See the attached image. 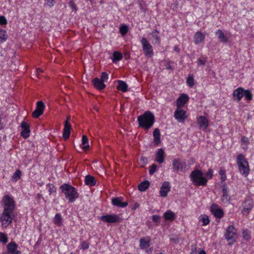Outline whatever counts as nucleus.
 <instances>
[{"label": "nucleus", "mask_w": 254, "mask_h": 254, "mask_svg": "<svg viewBox=\"0 0 254 254\" xmlns=\"http://www.w3.org/2000/svg\"><path fill=\"white\" fill-rule=\"evenodd\" d=\"M203 176V174L201 171L195 169L191 172L190 177L194 185L205 186L207 182V179Z\"/></svg>", "instance_id": "nucleus-3"}, {"label": "nucleus", "mask_w": 254, "mask_h": 254, "mask_svg": "<svg viewBox=\"0 0 254 254\" xmlns=\"http://www.w3.org/2000/svg\"><path fill=\"white\" fill-rule=\"evenodd\" d=\"M100 219L102 221L108 223L119 222L121 221L120 217L116 214L102 216Z\"/></svg>", "instance_id": "nucleus-13"}, {"label": "nucleus", "mask_w": 254, "mask_h": 254, "mask_svg": "<svg viewBox=\"0 0 254 254\" xmlns=\"http://www.w3.org/2000/svg\"><path fill=\"white\" fill-rule=\"evenodd\" d=\"M225 237L228 241H231L232 243L235 242L237 237L236 230L233 226H229L227 228Z\"/></svg>", "instance_id": "nucleus-8"}, {"label": "nucleus", "mask_w": 254, "mask_h": 254, "mask_svg": "<svg viewBox=\"0 0 254 254\" xmlns=\"http://www.w3.org/2000/svg\"><path fill=\"white\" fill-rule=\"evenodd\" d=\"M222 192V200L224 202H228L230 199V196L228 194V189L225 185L223 186Z\"/></svg>", "instance_id": "nucleus-28"}, {"label": "nucleus", "mask_w": 254, "mask_h": 254, "mask_svg": "<svg viewBox=\"0 0 254 254\" xmlns=\"http://www.w3.org/2000/svg\"><path fill=\"white\" fill-rule=\"evenodd\" d=\"M154 136V142L156 145L160 143V132L158 128H155L153 132Z\"/></svg>", "instance_id": "nucleus-32"}, {"label": "nucleus", "mask_w": 254, "mask_h": 254, "mask_svg": "<svg viewBox=\"0 0 254 254\" xmlns=\"http://www.w3.org/2000/svg\"><path fill=\"white\" fill-rule=\"evenodd\" d=\"M0 242L4 243H6L7 242V237L2 233H0Z\"/></svg>", "instance_id": "nucleus-48"}, {"label": "nucleus", "mask_w": 254, "mask_h": 254, "mask_svg": "<svg viewBox=\"0 0 254 254\" xmlns=\"http://www.w3.org/2000/svg\"><path fill=\"white\" fill-rule=\"evenodd\" d=\"M205 39V35L200 32H197L194 35V42L195 44L202 43Z\"/></svg>", "instance_id": "nucleus-26"}, {"label": "nucleus", "mask_w": 254, "mask_h": 254, "mask_svg": "<svg viewBox=\"0 0 254 254\" xmlns=\"http://www.w3.org/2000/svg\"><path fill=\"white\" fill-rule=\"evenodd\" d=\"M20 127L22 128V130L20 132L21 135L24 138L28 137L30 132L29 125L25 122H22Z\"/></svg>", "instance_id": "nucleus-16"}, {"label": "nucleus", "mask_w": 254, "mask_h": 254, "mask_svg": "<svg viewBox=\"0 0 254 254\" xmlns=\"http://www.w3.org/2000/svg\"><path fill=\"white\" fill-rule=\"evenodd\" d=\"M92 82L94 87L98 90H102L105 87V85L104 82L98 78H94Z\"/></svg>", "instance_id": "nucleus-25"}, {"label": "nucleus", "mask_w": 254, "mask_h": 254, "mask_svg": "<svg viewBox=\"0 0 254 254\" xmlns=\"http://www.w3.org/2000/svg\"><path fill=\"white\" fill-rule=\"evenodd\" d=\"M157 165L155 164H153L149 167V174L150 175H153L156 170Z\"/></svg>", "instance_id": "nucleus-47"}, {"label": "nucleus", "mask_w": 254, "mask_h": 254, "mask_svg": "<svg viewBox=\"0 0 254 254\" xmlns=\"http://www.w3.org/2000/svg\"><path fill=\"white\" fill-rule=\"evenodd\" d=\"M123 198L122 197L113 198L112 199V204L119 207L125 208L128 205V203L123 202Z\"/></svg>", "instance_id": "nucleus-18"}, {"label": "nucleus", "mask_w": 254, "mask_h": 254, "mask_svg": "<svg viewBox=\"0 0 254 254\" xmlns=\"http://www.w3.org/2000/svg\"><path fill=\"white\" fill-rule=\"evenodd\" d=\"M150 183L148 181L141 182L138 186V190L141 191H145L149 187Z\"/></svg>", "instance_id": "nucleus-34"}, {"label": "nucleus", "mask_w": 254, "mask_h": 254, "mask_svg": "<svg viewBox=\"0 0 254 254\" xmlns=\"http://www.w3.org/2000/svg\"><path fill=\"white\" fill-rule=\"evenodd\" d=\"M3 204V211L13 212L15 207V202L13 198L8 195H4L2 199Z\"/></svg>", "instance_id": "nucleus-5"}, {"label": "nucleus", "mask_w": 254, "mask_h": 254, "mask_svg": "<svg viewBox=\"0 0 254 254\" xmlns=\"http://www.w3.org/2000/svg\"><path fill=\"white\" fill-rule=\"evenodd\" d=\"M128 31V27L126 25H123L120 28V32L122 35H125Z\"/></svg>", "instance_id": "nucleus-44"}, {"label": "nucleus", "mask_w": 254, "mask_h": 254, "mask_svg": "<svg viewBox=\"0 0 254 254\" xmlns=\"http://www.w3.org/2000/svg\"><path fill=\"white\" fill-rule=\"evenodd\" d=\"M150 35L152 37V43L154 44H160V38L159 36V32L156 30H153Z\"/></svg>", "instance_id": "nucleus-27"}, {"label": "nucleus", "mask_w": 254, "mask_h": 254, "mask_svg": "<svg viewBox=\"0 0 254 254\" xmlns=\"http://www.w3.org/2000/svg\"><path fill=\"white\" fill-rule=\"evenodd\" d=\"M171 187L169 182H164L160 188V194L162 197H166L167 196L168 193L170 191Z\"/></svg>", "instance_id": "nucleus-17"}, {"label": "nucleus", "mask_w": 254, "mask_h": 254, "mask_svg": "<svg viewBox=\"0 0 254 254\" xmlns=\"http://www.w3.org/2000/svg\"><path fill=\"white\" fill-rule=\"evenodd\" d=\"M243 96H244L246 100L250 101L252 100L253 94L249 90H244L243 91Z\"/></svg>", "instance_id": "nucleus-39"}, {"label": "nucleus", "mask_w": 254, "mask_h": 254, "mask_svg": "<svg viewBox=\"0 0 254 254\" xmlns=\"http://www.w3.org/2000/svg\"><path fill=\"white\" fill-rule=\"evenodd\" d=\"M82 144L83 145L82 149L84 150H87L89 149V146L88 145V139L87 136L85 135L82 136Z\"/></svg>", "instance_id": "nucleus-35"}, {"label": "nucleus", "mask_w": 254, "mask_h": 254, "mask_svg": "<svg viewBox=\"0 0 254 254\" xmlns=\"http://www.w3.org/2000/svg\"><path fill=\"white\" fill-rule=\"evenodd\" d=\"M174 116L179 123H184L188 117L186 112L179 107L175 110Z\"/></svg>", "instance_id": "nucleus-11"}, {"label": "nucleus", "mask_w": 254, "mask_h": 254, "mask_svg": "<svg viewBox=\"0 0 254 254\" xmlns=\"http://www.w3.org/2000/svg\"><path fill=\"white\" fill-rule=\"evenodd\" d=\"M13 213L8 211H3L1 214L0 220L1 222V226L3 228H6L9 225L13 220Z\"/></svg>", "instance_id": "nucleus-6"}, {"label": "nucleus", "mask_w": 254, "mask_h": 254, "mask_svg": "<svg viewBox=\"0 0 254 254\" xmlns=\"http://www.w3.org/2000/svg\"><path fill=\"white\" fill-rule=\"evenodd\" d=\"M150 238L149 237H143L140 239L139 245L141 249H145L150 247Z\"/></svg>", "instance_id": "nucleus-23"}, {"label": "nucleus", "mask_w": 254, "mask_h": 254, "mask_svg": "<svg viewBox=\"0 0 254 254\" xmlns=\"http://www.w3.org/2000/svg\"><path fill=\"white\" fill-rule=\"evenodd\" d=\"M45 108V105L42 101H39L37 102L36 104V108L32 113V116L34 118L36 119L39 118L43 114Z\"/></svg>", "instance_id": "nucleus-12"}, {"label": "nucleus", "mask_w": 254, "mask_h": 254, "mask_svg": "<svg viewBox=\"0 0 254 254\" xmlns=\"http://www.w3.org/2000/svg\"><path fill=\"white\" fill-rule=\"evenodd\" d=\"M200 218V220L202 222L203 226L207 225V224H208L209 223L210 221H209V217L208 216H207L206 215H201Z\"/></svg>", "instance_id": "nucleus-40"}, {"label": "nucleus", "mask_w": 254, "mask_h": 254, "mask_svg": "<svg viewBox=\"0 0 254 254\" xmlns=\"http://www.w3.org/2000/svg\"><path fill=\"white\" fill-rule=\"evenodd\" d=\"M197 123L199 125L200 128L206 129L208 127V121L207 119L203 116L199 117L197 119Z\"/></svg>", "instance_id": "nucleus-22"}, {"label": "nucleus", "mask_w": 254, "mask_h": 254, "mask_svg": "<svg viewBox=\"0 0 254 254\" xmlns=\"http://www.w3.org/2000/svg\"><path fill=\"white\" fill-rule=\"evenodd\" d=\"M36 71V74H37L38 76H39V75L40 73H43V70L42 69H40V68L37 69Z\"/></svg>", "instance_id": "nucleus-57"}, {"label": "nucleus", "mask_w": 254, "mask_h": 254, "mask_svg": "<svg viewBox=\"0 0 254 254\" xmlns=\"http://www.w3.org/2000/svg\"><path fill=\"white\" fill-rule=\"evenodd\" d=\"M174 50H175V51H177V52H178L179 51V48H178V47H177V46H175V47H174Z\"/></svg>", "instance_id": "nucleus-61"}, {"label": "nucleus", "mask_w": 254, "mask_h": 254, "mask_svg": "<svg viewBox=\"0 0 254 254\" xmlns=\"http://www.w3.org/2000/svg\"><path fill=\"white\" fill-rule=\"evenodd\" d=\"M243 237L245 240L249 241L251 238L250 231L248 230H244L243 232Z\"/></svg>", "instance_id": "nucleus-41"}, {"label": "nucleus", "mask_w": 254, "mask_h": 254, "mask_svg": "<svg viewBox=\"0 0 254 254\" xmlns=\"http://www.w3.org/2000/svg\"><path fill=\"white\" fill-rule=\"evenodd\" d=\"M137 206H138V204H136V206H135V207H134V209H135L136 207H137Z\"/></svg>", "instance_id": "nucleus-62"}, {"label": "nucleus", "mask_w": 254, "mask_h": 254, "mask_svg": "<svg viewBox=\"0 0 254 254\" xmlns=\"http://www.w3.org/2000/svg\"><path fill=\"white\" fill-rule=\"evenodd\" d=\"M187 83L190 87H192L194 85V79L192 75H190L188 76L187 79Z\"/></svg>", "instance_id": "nucleus-43"}, {"label": "nucleus", "mask_w": 254, "mask_h": 254, "mask_svg": "<svg viewBox=\"0 0 254 254\" xmlns=\"http://www.w3.org/2000/svg\"><path fill=\"white\" fill-rule=\"evenodd\" d=\"M54 222L58 226H61L62 225V217L60 214H56L54 219Z\"/></svg>", "instance_id": "nucleus-37"}, {"label": "nucleus", "mask_w": 254, "mask_h": 254, "mask_svg": "<svg viewBox=\"0 0 254 254\" xmlns=\"http://www.w3.org/2000/svg\"><path fill=\"white\" fill-rule=\"evenodd\" d=\"M216 35L217 36L219 40V41L220 42L222 43H227L228 42V39L225 36V35L224 34L222 31L220 29H218L216 32Z\"/></svg>", "instance_id": "nucleus-31"}, {"label": "nucleus", "mask_w": 254, "mask_h": 254, "mask_svg": "<svg viewBox=\"0 0 254 254\" xmlns=\"http://www.w3.org/2000/svg\"><path fill=\"white\" fill-rule=\"evenodd\" d=\"M141 160H142L143 162H146L147 161V158L145 157H142L141 158Z\"/></svg>", "instance_id": "nucleus-59"}, {"label": "nucleus", "mask_w": 254, "mask_h": 254, "mask_svg": "<svg viewBox=\"0 0 254 254\" xmlns=\"http://www.w3.org/2000/svg\"><path fill=\"white\" fill-rule=\"evenodd\" d=\"M189 96L186 94H182L177 100V107L181 108L188 102Z\"/></svg>", "instance_id": "nucleus-21"}, {"label": "nucleus", "mask_w": 254, "mask_h": 254, "mask_svg": "<svg viewBox=\"0 0 254 254\" xmlns=\"http://www.w3.org/2000/svg\"><path fill=\"white\" fill-rule=\"evenodd\" d=\"M21 172L19 170H17L13 174L12 179L15 181H17L20 178Z\"/></svg>", "instance_id": "nucleus-42"}, {"label": "nucleus", "mask_w": 254, "mask_h": 254, "mask_svg": "<svg viewBox=\"0 0 254 254\" xmlns=\"http://www.w3.org/2000/svg\"><path fill=\"white\" fill-rule=\"evenodd\" d=\"M213 170L211 169H209L208 172L206 174V176L209 179H211L212 177Z\"/></svg>", "instance_id": "nucleus-54"}, {"label": "nucleus", "mask_w": 254, "mask_h": 254, "mask_svg": "<svg viewBox=\"0 0 254 254\" xmlns=\"http://www.w3.org/2000/svg\"><path fill=\"white\" fill-rule=\"evenodd\" d=\"M172 166L174 171L183 172L187 167V164L185 162L182 161L180 158H175L172 161Z\"/></svg>", "instance_id": "nucleus-9"}, {"label": "nucleus", "mask_w": 254, "mask_h": 254, "mask_svg": "<svg viewBox=\"0 0 254 254\" xmlns=\"http://www.w3.org/2000/svg\"><path fill=\"white\" fill-rule=\"evenodd\" d=\"M70 254H75L74 253H71Z\"/></svg>", "instance_id": "nucleus-63"}, {"label": "nucleus", "mask_w": 254, "mask_h": 254, "mask_svg": "<svg viewBox=\"0 0 254 254\" xmlns=\"http://www.w3.org/2000/svg\"><path fill=\"white\" fill-rule=\"evenodd\" d=\"M7 24V20L4 16H0V24L5 25Z\"/></svg>", "instance_id": "nucleus-52"}, {"label": "nucleus", "mask_w": 254, "mask_h": 254, "mask_svg": "<svg viewBox=\"0 0 254 254\" xmlns=\"http://www.w3.org/2000/svg\"><path fill=\"white\" fill-rule=\"evenodd\" d=\"M7 38V35L5 30L0 29V44L4 42Z\"/></svg>", "instance_id": "nucleus-36"}, {"label": "nucleus", "mask_w": 254, "mask_h": 254, "mask_svg": "<svg viewBox=\"0 0 254 254\" xmlns=\"http://www.w3.org/2000/svg\"><path fill=\"white\" fill-rule=\"evenodd\" d=\"M241 141L243 143H246L247 144H248V142H249V140H248V137L245 136H243L242 138H241Z\"/></svg>", "instance_id": "nucleus-56"}, {"label": "nucleus", "mask_w": 254, "mask_h": 254, "mask_svg": "<svg viewBox=\"0 0 254 254\" xmlns=\"http://www.w3.org/2000/svg\"><path fill=\"white\" fill-rule=\"evenodd\" d=\"M60 189L69 202H73L78 197V193L75 188L69 184H64L60 187Z\"/></svg>", "instance_id": "nucleus-2"}, {"label": "nucleus", "mask_w": 254, "mask_h": 254, "mask_svg": "<svg viewBox=\"0 0 254 254\" xmlns=\"http://www.w3.org/2000/svg\"><path fill=\"white\" fill-rule=\"evenodd\" d=\"M137 121L139 127L148 130L153 126L155 117L151 112L147 111L137 117Z\"/></svg>", "instance_id": "nucleus-1"}, {"label": "nucleus", "mask_w": 254, "mask_h": 254, "mask_svg": "<svg viewBox=\"0 0 254 254\" xmlns=\"http://www.w3.org/2000/svg\"><path fill=\"white\" fill-rule=\"evenodd\" d=\"M206 61L205 59H198L197 60V64L199 65H204Z\"/></svg>", "instance_id": "nucleus-53"}, {"label": "nucleus", "mask_w": 254, "mask_h": 254, "mask_svg": "<svg viewBox=\"0 0 254 254\" xmlns=\"http://www.w3.org/2000/svg\"><path fill=\"white\" fill-rule=\"evenodd\" d=\"M118 85L117 87V88L118 90H121L123 92H127V88H128V86H127V83L122 80H118Z\"/></svg>", "instance_id": "nucleus-33"}, {"label": "nucleus", "mask_w": 254, "mask_h": 254, "mask_svg": "<svg viewBox=\"0 0 254 254\" xmlns=\"http://www.w3.org/2000/svg\"><path fill=\"white\" fill-rule=\"evenodd\" d=\"M211 212L217 218H220L223 216L224 213L220 208H218L217 205L212 204L211 206Z\"/></svg>", "instance_id": "nucleus-19"}, {"label": "nucleus", "mask_w": 254, "mask_h": 254, "mask_svg": "<svg viewBox=\"0 0 254 254\" xmlns=\"http://www.w3.org/2000/svg\"><path fill=\"white\" fill-rule=\"evenodd\" d=\"M69 4L72 10H74V11L77 10L76 5L74 4L73 1H69Z\"/></svg>", "instance_id": "nucleus-55"}, {"label": "nucleus", "mask_w": 254, "mask_h": 254, "mask_svg": "<svg viewBox=\"0 0 254 254\" xmlns=\"http://www.w3.org/2000/svg\"><path fill=\"white\" fill-rule=\"evenodd\" d=\"M140 42L144 55L149 57H151L153 55L152 46L144 37L141 39Z\"/></svg>", "instance_id": "nucleus-7"}, {"label": "nucleus", "mask_w": 254, "mask_h": 254, "mask_svg": "<svg viewBox=\"0 0 254 254\" xmlns=\"http://www.w3.org/2000/svg\"><path fill=\"white\" fill-rule=\"evenodd\" d=\"M241 212L244 215H247L253 207V201L250 198H247L243 203Z\"/></svg>", "instance_id": "nucleus-10"}, {"label": "nucleus", "mask_w": 254, "mask_h": 254, "mask_svg": "<svg viewBox=\"0 0 254 254\" xmlns=\"http://www.w3.org/2000/svg\"><path fill=\"white\" fill-rule=\"evenodd\" d=\"M108 79V73L107 72H102V74H101V76L100 79L103 82H105L107 81Z\"/></svg>", "instance_id": "nucleus-45"}, {"label": "nucleus", "mask_w": 254, "mask_h": 254, "mask_svg": "<svg viewBox=\"0 0 254 254\" xmlns=\"http://www.w3.org/2000/svg\"><path fill=\"white\" fill-rule=\"evenodd\" d=\"M48 187H49V191L50 192V194H51L52 193H54L56 192V189L53 185L49 184Z\"/></svg>", "instance_id": "nucleus-50"}, {"label": "nucleus", "mask_w": 254, "mask_h": 254, "mask_svg": "<svg viewBox=\"0 0 254 254\" xmlns=\"http://www.w3.org/2000/svg\"><path fill=\"white\" fill-rule=\"evenodd\" d=\"M69 120L70 118L68 117L67 118L66 120L64 122L63 136L65 140H67L69 138L70 134V130L71 129V127L69 124Z\"/></svg>", "instance_id": "nucleus-15"}, {"label": "nucleus", "mask_w": 254, "mask_h": 254, "mask_svg": "<svg viewBox=\"0 0 254 254\" xmlns=\"http://www.w3.org/2000/svg\"><path fill=\"white\" fill-rule=\"evenodd\" d=\"M165 152L163 149H158L156 153V161L160 164L164 161Z\"/></svg>", "instance_id": "nucleus-24"}, {"label": "nucleus", "mask_w": 254, "mask_h": 254, "mask_svg": "<svg viewBox=\"0 0 254 254\" xmlns=\"http://www.w3.org/2000/svg\"><path fill=\"white\" fill-rule=\"evenodd\" d=\"M18 247L14 242H11L7 245V254H21V252L17 250Z\"/></svg>", "instance_id": "nucleus-14"}, {"label": "nucleus", "mask_w": 254, "mask_h": 254, "mask_svg": "<svg viewBox=\"0 0 254 254\" xmlns=\"http://www.w3.org/2000/svg\"><path fill=\"white\" fill-rule=\"evenodd\" d=\"M198 254H206V253L204 251L201 250L199 252Z\"/></svg>", "instance_id": "nucleus-60"}, {"label": "nucleus", "mask_w": 254, "mask_h": 254, "mask_svg": "<svg viewBox=\"0 0 254 254\" xmlns=\"http://www.w3.org/2000/svg\"><path fill=\"white\" fill-rule=\"evenodd\" d=\"M113 62L114 63L121 60L123 58L122 54L119 52H115L113 53Z\"/></svg>", "instance_id": "nucleus-38"}, {"label": "nucleus", "mask_w": 254, "mask_h": 254, "mask_svg": "<svg viewBox=\"0 0 254 254\" xmlns=\"http://www.w3.org/2000/svg\"><path fill=\"white\" fill-rule=\"evenodd\" d=\"M237 165L240 173L244 177H247L250 173L249 163L245 158V156L239 154L237 158Z\"/></svg>", "instance_id": "nucleus-4"}, {"label": "nucleus", "mask_w": 254, "mask_h": 254, "mask_svg": "<svg viewBox=\"0 0 254 254\" xmlns=\"http://www.w3.org/2000/svg\"><path fill=\"white\" fill-rule=\"evenodd\" d=\"M152 220L157 223H158L160 220V216L157 215H154L152 217Z\"/></svg>", "instance_id": "nucleus-51"}, {"label": "nucleus", "mask_w": 254, "mask_h": 254, "mask_svg": "<svg viewBox=\"0 0 254 254\" xmlns=\"http://www.w3.org/2000/svg\"><path fill=\"white\" fill-rule=\"evenodd\" d=\"M244 89L242 87H239L235 89L233 93V97L234 100L239 102L243 97Z\"/></svg>", "instance_id": "nucleus-20"}, {"label": "nucleus", "mask_w": 254, "mask_h": 254, "mask_svg": "<svg viewBox=\"0 0 254 254\" xmlns=\"http://www.w3.org/2000/svg\"><path fill=\"white\" fill-rule=\"evenodd\" d=\"M190 254H193L192 253H191Z\"/></svg>", "instance_id": "nucleus-64"}, {"label": "nucleus", "mask_w": 254, "mask_h": 254, "mask_svg": "<svg viewBox=\"0 0 254 254\" xmlns=\"http://www.w3.org/2000/svg\"><path fill=\"white\" fill-rule=\"evenodd\" d=\"M219 175L221 176V180L222 181H225L226 179V172L223 169H221L219 171Z\"/></svg>", "instance_id": "nucleus-46"}, {"label": "nucleus", "mask_w": 254, "mask_h": 254, "mask_svg": "<svg viewBox=\"0 0 254 254\" xmlns=\"http://www.w3.org/2000/svg\"><path fill=\"white\" fill-rule=\"evenodd\" d=\"M171 241L175 244H177L179 242V241L177 239H176L175 238H171Z\"/></svg>", "instance_id": "nucleus-58"}, {"label": "nucleus", "mask_w": 254, "mask_h": 254, "mask_svg": "<svg viewBox=\"0 0 254 254\" xmlns=\"http://www.w3.org/2000/svg\"><path fill=\"white\" fill-rule=\"evenodd\" d=\"M85 183L88 186H94L96 185V181L93 176L89 175L85 177Z\"/></svg>", "instance_id": "nucleus-30"}, {"label": "nucleus", "mask_w": 254, "mask_h": 254, "mask_svg": "<svg viewBox=\"0 0 254 254\" xmlns=\"http://www.w3.org/2000/svg\"><path fill=\"white\" fill-rule=\"evenodd\" d=\"M81 249L83 250H86L89 247V243L86 241H83L81 244Z\"/></svg>", "instance_id": "nucleus-49"}, {"label": "nucleus", "mask_w": 254, "mask_h": 254, "mask_svg": "<svg viewBox=\"0 0 254 254\" xmlns=\"http://www.w3.org/2000/svg\"><path fill=\"white\" fill-rule=\"evenodd\" d=\"M163 217L166 220L172 221L175 219L176 215L174 212L169 210L164 213Z\"/></svg>", "instance_id": "nucleus-29"}]
</instances>
